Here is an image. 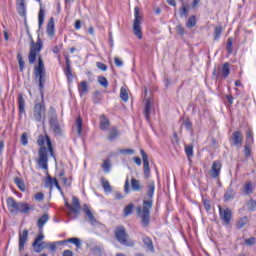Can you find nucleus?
Here are the masks:
<instances>
[{"instance_id":"1","label":"nucleus","mask_w":256,"mask_h":256,"mask_svg":"<svg viewBox=\"0 0 256 256\" xmlns=\"http://www.w3.org/2000/svg\"><path fill=\"white\" fill-rule=\"evenodd\" d=\"M34 77L38 80V89L42 97L41 103L34 105L33 117L38 123H45V100H43V89H45L46 72L43 58L38 56V65L34 67Z\"/></svg>"},{"instance_id":"2","label":"nucleus","mask_w":256,"mask_h":256,"mask_svg":"<svg viewBox=\"0 0 256 256\" xmlns=\"http://www.w3.org/2000/svg\"><path fill=\"white\" fill-rule=\"evenodd\" d=\"M147 200H143L142 207L136 208V213L141 219L142 227H148L151 223V209H153V197H155V182L147 184Z\"/></svg>"},{"instance_id":"3","label":"nucleus","mask_w":256,"mask_h":256,"mask_svg":"<svg viewBox=\"0 0 256 256\" xmlns=\"http://www.w3.org/2000/svg\"><path fill=\"white\" fill-rule=\"evenodd\" d=\"M38 145L40 146L38 150V165L41 167V169H44V171H47L49 169V155L53 159L55 158V152L53 151V143L51 142V138L49 135H39L37 140Z\"/></svg>"},{"instance_id":"4","label":"nucleus","mask_w":256,"mask_h":256,"mask_svg":"<svg viewBox=\"0 0 256 256\" xmlns=\"http://www.w3.org/2000/svg\"><path fill=\"white\" fill-rule=\"evenodd\" d=\"M6 204L10 213H23L24 215L29 214V211H34L35 207L29 205V203L17 202L15 198L8 197Z\"/></svg>"},{"instance_id":"5","label":"nucleus","mask_w":256,"mask_h":256,"mask_svg":"<svg viewBox=\"0 0 256 256\" xmlns=\"http://www.w3.org/2000/svg\"><path fill=\"white\" fill-rule=\"evenodd\" d=\"M115 239L124 247H135V242L129 239V234L124 226H118L114 231Z\"/></svg>"},{"instance_id":"6","label":"nucleus","mask_w":256,"mask_h":256,"mask_svg":"<svg viewBox=\"0 0 256 256\" xmlns=\"http://www.w3.org/2000/svg\"><path fill=\"white\" fill-rule=\"evenodd\" d=\"M41 49H43V41H41V37L38 35L36 43L33 38L31 39L30 51L28 54V61L30 65H33V63L37 61V53H40Z\"/></svg>"},{"instance_id":"7","label":"nucleus","mask_w":256,"mask_h":256,"mask_svg":"<svg viewBox=\"0 0 256 256\" xmlns=\"http://www.w3.org/2000/svg\"><path fill=\"white\" fill-rule=\"evenodd\" d=\"M133 33L138 39H143V31L141 29V10L139 7L134 8Z\"/></svg>"},{"instance_id":"8","label":"nucleus","mask_w":256,"mask_h":256,"mask_svg":"<svg viewBox=\"0 0 256 256\" xmlns=\"http://www.w3.org/2000/svg\"><path fill=\"white\" fill-rule=\"evenodd\" d=\"M219 218L222 221V224L227 227L231 225V219H233V212L229 208H223L221 205H218Z\"/></svg>"},{"instance_id":"9","label":"nucleus","mask_w":256,"mask_h":256,"mask_svg":"<svg viewBox=\"0 0 256 256\" xmlns=\"http://www.w3.org/2000/svg\"><path fill=\"white\" fill-rule=\"evenodd\" d=\"M229 73H231V69L229 68V63H224L221 67H214L212 71V77H215L216 81L219 79V77H223V79H227L229 77Z\"/></svg>"},{"instance_id":"10","label":"nucleus","mask_w":256,"mask_h":256,"mask_svg":"<svg viewBox=\"0 0 256 256\" xmlns=\"http://www.w3.org/2000/svg\"><path fill=\"white\" fill-rule=\"evenodd\" d=\"M65 206L71 213H74V215H79V213H81V202H79V198L76 196L72 197V205L65 201Z\"/></svg>"},{"instance_id":"11","label":"nucleus","mask_w":256,"mask_h":256,"mask_svg":"<svg viewBox=\"0 0 256 256\" xmlns=\"http://www.w3.org/2000/svg\"><path fill=\"white\" fill-rule=\"evenodd\" d=\"M140 155L142 156L143 161L144 178L149 179V177H151V168L149 167V156L143 149L140 150Z\"/></svg>"},{"instance_id":"12","label":"nucleus","mask_w":256,"mask_h":256,"mask_svg":"<svg viewBox=\"0 0 256 256\" xmlns=\"http://www.w3.org/2000/svg\"><path fill=\"white\" fill-rule=\"evenodd\" d=\"M230 141L234 147H241L243 145V133L241 131H234Z\"/></svg>"},{"instance_id":"13","label":"nucleus","mask_w":256,"mask_h":256,"mask_svg":"<svg viewBox=\"0 0 256 256\" xmlns=\"http://www.w3.org/2000/svg\"><path fill=\"white\" fill-rule=\"evenodd\" d=\"M29 239V230L25 229L19 233V251H23L25 249V245Z\"/></svg>"},{"instance_id":"14","label":"nucleus","mask_w":256,"mask_h":256,"mask_svg":"<svg viewBox=\"0 0 256 256\" xmlns=\"http://www.w3.org/2000/svg\"><path fill=\"white\" fill-rule=\"evenodd\" d=\"M16 10L20 17H25L27 15V6L25 5V0H16Z\"/></svg>"},{"instance_id":"15","label":"nucleus","mask_w":256,"mask_h":256,"mask_svg":"<svg viewBox=\"0 0 256 256\" xmlns=\"http://www.w3.org/2000/svg\"><path fill=\"white\" fill-rule=\"evenodd\" d=\"M66 61V68L64 69V75L67 78L68 83H71L73 81V72L71 71V60L69 57L65 58Z\"/></svg>"},{"instance_id":"16","label":"nucleus","mask_w":256,"mask_h":256,"mask_svg":"<svg viewBox=\"0 0 256 256\" xmlns=\"http://www.w3.org/2000/svg\"><path fill=\"white\" fill-rule=\"evenodd\" d=\"M211 177L212 179H217L219 175H221V162L220 161H214L211 168Z\"/></svg>"},{"instance_id":"17","label":"nucleus","mask_w":256,"mask_h":256,"mask_svg":"<svg viewBox=\"0 0 256 256\" xmlns=\"http://www.w3.org/2000/svg\"><path fill=\"white\" fill-rule=\"evenodd\" d=\"M191 9V6L189 4L183 2L182 6L179 8V16L181 19L189 17V11Z\"/></svg>"},{"instance_id":"18","label":"nucleus","mask_w":256,"mask_h":256,"mask_svg":"<svg viewBox=\"0 0 256 256\" xmlns=\"http://www.w3.org/2000/svg\"><path fill=\"white\" fill-rule=\"evenodd\" d=\"M84 213L89 219V223L91 225H97V218L93 215V212H91V209H89V206L87 204L84 205Z\"/></svg>"},{"instance_id":"19","label":"nucleus","mask_w":256,"mask_h":256,"mask_svg":"<svg viewBox=\"0 0 256 256\" xmlns=\"http://www.w3.org/2000/svg\"><path fill=\"white\" fill-rule=\"evenodd\" d=\"M46 33L49 37H53V35H55V18H50L46 27Z\"/></svg>"},{"instance_id":"20","label":"nucleus","mask_w":256,"mask_h":256,"mask_svg":"<svg viewBox=\"0 0 256 256\" xmlns=\"http://www.w3.org/2000/svg\"><path fill=\"white\" fill-rule=\"evenodd\" d=\"M142 241L148 251L155 253V247L153 246V240L149 236H143Z\"/></svg>"},{"instance_id":"21","label":"nucleus","mask_w":256,"mask_h":256,"mask_svg":"<svg viewBox=\"0 0 256 256\" xmlns=\"http://www.w3.org/2000/svg\"><path fill=\"white\" fill-rule=\"evenodd\" d=\"M34 253H41L44 249L49 247V243L47 242H37L36 244H32Z\"/></svg>"},{"instance_id":"22","label":"nucleus","mask_w":256,"mask_h":256,"mask_svg":"<svg viewBox=\"0 0 256 256\" xmlns=\"http://www.w3.org/2000/svg\"><path fill=\"white\" fill-rule=\"evenodd\" d=\"M50 217L49 214H43L37 221V227L40 229V231H43V228L45 225H47V222L49 221Z\"/></svg>"},{"instance_id":"23","label":"nucleus","mask_w":256,"mask_h":256,"mask_svg":"<svg viewBox=\"0 0 256 256\" xmlns=\"http://www.w3.org/2000/svg\"><path fill=\"white\" fill-rule=\"evenodd\" d=\"M53 185L57 187V185H59V180H57V178L51 177V175L48 174L45 180V186L53 189Z\"/></svg>"},{"instance_id":"24","label":"nucleus","mask_w":256,"mask_h":256,"mask_svg":"<svg viewBox=\"0 0 256 256\" xmlns=\"http://www.w3.org/2000/svg\"><path fill=\"white\" fill-rule=\"evenodd\" d=\"M18 111L20 115L25 113V98L22 93L18 94Z\"/></svg>"},{"instance_id":"25","label":"nucleus","mask_w":256,"mask_h":256,"mask_svg":"<svg viewBox=\"0 0 256 256\" xmlns=\"http://www.w3.org/2000/svg\"><path fill=\"white\" fill-rule=\"evenodd\" d=\"M78 91L80 97H83V95L89 93V86L87 85V81L80 82V84L78 85Z\"/></svg>"},{"instance_id":"26","label":"nucleus","mask_w":256,"mask_h":256,"mask_svg":"<svg viewBox=\"0 0 256 256\" xmlns=\"http://www.w3.org/2000/svg\"><path fill=\"white\" fill-rule=\"evenodd\" d=\"M43 23H45V9L40 4V10L38 12V27L41 29L43 27Z\"/></svg>"},{"instance_id":"27","label":"nucleus","mask_w":256,"mask_h":256,"mask_svg":"<svg viewBox=\"0 0 256 256\" xmlns=\"http://www.w3.org/2000/svg\"><path fill=\"white\" fill-rule=\"evenodd\" d=\"M144 117L146 121H149L151 119V100H146L145 108H144Z\"/></svg>"},{"instance_id":"28","label":"nucleus","mask_w":256,"mask_h":256,"mask_svg":"<svg viewBox=\"0 0 256 256\" xmlns=\"http://www.w3.org/2000/svg\"><path fill=\"white\" fill-rule=\"evenodd\" d=\"M110 122H109V118H107V116L102 115L100 117V129L101 131H107V128L109 127Z\"/></svg>"},{"instance_id":"29","label":"nucleus","mask_w":256,"mask_h":256,"mask_svg":"<svg viewBox=\"0 0 256 256\" xmlns=\"http://www.w3.org/2000/svg\"><path fill=\"white\" fill-rule=\"evenodd\" d=\"M76 129L78 136L81 137L83 135V118L81 116L76 118Z\"/></svg>"},{"instance_id":"30","label":"nucleus","mask_w":256,"mask_h":256,"mask_svg":"<svg viewBox=\"0 0 256 256\" xmlns=\"http://www.w3.org/2000/svg\"><path fill=\"white\" fill-rule=\"evenodd\" d=\"M117 137H119V130H117V128H115V127L111 128L107 139L111 143H113V141H115V139H117Z\"/></svg>"},{"instance_id":"31","label":"nucleus","mask_w":256,"mask_h":256,"mask_svg":"<svg viewBox=\"0 0 256 256\" xmlns=\"http://www.w3.org/2000/svg\"><path fill=\"white\" fill-rule=\"evenodd\" d=\"M131 189L132 191H135L136 193L141 191V181L132 178L131 179Z\"/></svg>"},{"instance_id":"32","label":"nucleus","mask_w":256,"mask_h":256,"mask_svg":"<svg viewBox=\"0 0 256 256\" xmlns=\"http://www.w3.org/2000/svg\"><path fill=\"white\" fill-rule=\"evenodd\" d=\"M58 121L59 117L57 116V112L52 108L49 112V125L57 123Z\"/></svg>"},{"instance_id":"33","label":"nucleus","mask_w":256,"mask_h":256,"mask_svg":"<svg viewBox=\"0 0 256 256\" xmlns=\"http://www.w3.org/2000/svg\"><path fill=\"white\" fill-rule=\"evenodd\" d=\"M231 199H235V190L229 187L224 194V201H231Z\"/></svg>"},{"instance_id":"34","label":"nucleus","mask_w":256,"mask_h":256,"mask_svg":"<svg viewBox=\"0 0 256 256\" xmlns=\"http://www.w3.org/2000/svg\"><path fill=\"white\" fill-rule=\"evenodd\" d=\"M63 243H72V245H75V247H77V249H81V239H79L77 237L69 238V239L63 241Z\"/></svg>"},{"instance_id":"35","label":"nucleus","mask_w":256,"mask_h":256,"mask_svg":"<svg viewBox=\"0 0 256 256\" xmlns=\"http://www.w3.org/2000/svg\"><path fill=\"white\" fill-rule=\"evenodd\" d=\"M195 25H197V17L195 15H192L188 18V20L186 22V27L188 29H193V27H195Z\"/></svg>"},{"instance_id":"36","label":"nucleus","mask_w":256,"mask_h":256,"mask_svg":"<svg viewBox=\"0 0 256 256\" xmlns=\"http://www.w3.org/2000/svg\"><path fill=\"white\" fill-rule=\"evenodd\" d=\"M14 183L18 187V189H20L22 192L26 191L25 182L20 177H15Z\"/></svg>"},{"instance_id":"37","label":"nucleus","mask_w":256,"mask_h":256,"mask_svg":"<svg viewBox=\"0 0 256 256\" xmlns=\"http://www.w3.org/2000/svg\"><path fill=\"white\" fill-rule=\"evenodd\" d=\"M244 157L245 159H249L251 157V142L246 140V144L244 146Z\"/></svg>"},{"instance_id":"38","label":"nucleus","mask_w":256,"mask_h":256,"mask_svg":"<svg viewBox=\"0 0 256 256\" xmlns=\"http://www.w3.org/2000/svg\"><path fill=\"white\" fill-rule=\"evenodd\" d=\"M50 128L55 133V135H61V124H59V121L50 124Z\"/></svg>"},{"instance_id":"39","label":"nucleus","mask_w":256,"mask_h":256,"mask_svg":"<svg viewBox=\"0 0 256 256\" xmlns=\"http://www.w3.org/2000/svg\"><path fill=\"white\" fill-rule=\"evenodd\" d=\"M243 191L244 194L251 195V193H253V183L251 181L246 182Z\"/></svg>"},{"instance_id":"40","label":"nucleus","mask_w":256,"mask_h":256,"mask_svg":"<svg viewBox=\"0 0 256 256\" xmlns=\"http://www.w3.org/2000/svg\"><path fill=\"white\" fill-rule=\"evenodd\" d=\"M133 209H135V204L130 203L124 208V217H129L133 213Z\"/></svg>"},{"instance_id":"41","label":"nucleus","mask_w":256,"mask_h":256,"mask_svg":"<svg viewBox=\"0 0 256 256\" xmlns=\"http://www.w3.org/2000/svg\"><path fill=\"white\" fill-rule=\"evenodd\" d=\"M45 239V235L43 234V230L38 229V234L34 239L32 244L37 245V243H41Z\"/></svg>"},{"instance_id":"42","label":"nucleus","mask_w":256,"mask_h":256,"mask_svg":"<svg viewBox=\"0 0 256 256\" xmlns=\"http://www.w3.org/2000/svg\"><path fill=\"white\" fill-rule=\"evenodd\" d=\"M247 223H249V219L247 218V216H244L243 218L238 220L236 227L237 229H243V227H245Z\"/></svg>"},{"instance_id":"43","label":"nucleus","mask_w":256,"mask_h":256,"mask_svg":"<svg viewBox=\"0 0 256 256\" xmlns=\"http://www.w3.org/2000/svg\"><path fill=\"white\" fill-rule=\"evenodd\" d=\"M20 143L23 145V147H27L29 145V136L27 132H23L20 138Z\"/></svg>"},{"instance_id":"44","label":"nucleus","mask_w":256,"mask_h":256,"mask_svg":"<svg viewBox=\"0 0 256 256\" xmlns=\"http://www.w3.org/2000/svg\"><path fill=\"white\" fill-rule=\"evenodd\" d=\"M102 169H103L104 173H109L111 171V160L110 159L104 160V162L102 164Z\"/></svg>"},{"instance_id":"45","label":"nucleus","mask_w":256,"mask_h":256,"mask_svg":"<svg viewBox=\"0 0 256 256\" xmlns=\"http://www.w3.org/2000/svg\"><path fill=\"white\" fill-rule=\"evenodd\" d=\"M17 59H18L20 73H23V71H25V60H23V56L21 54L17 55Z\"/></svg>"},{"instance_id":"46","label":"nucleus","mask_w":256,"mask_h":256,"mask_svg":"<svg viewBox=\"0 0 256 256\" xmlns=\"http://www.w3.org/2000/svg\"><path fill=\"white\" fill-rule=\"evenodd\" d=\"M98 83L105 89L109 87V81L105 76H98Z\"/></svg>"},{"instance_id":"47","label":"nucleus","mask_w":256,"mask_h":256,"mask_svg":"<svg viewBox=\"0 0 256 256\" xmlns=\"http://www.w3.org/2000/svg\"><path fill=\"white\" fill-rule=\"evenodd\" d=\"M247 209L250 211V213H254L256 210V201L255 199H250L247 203Z\"/></svg>"},{"instance_id":"48","label":"nucleus","mask_w":256,"mask_h":256,"mask_svg":"<svg viewBox=\"0 0 256 256\" xmlns=\"http://www.w3.org/2000/svg\"><path fill=\"white\" fill-rule=\"evenodd\" d=\"M221 33H223V27L216 26L215 29H214V39H215V41L220 39Z\"/></svg>"},{"instance_id":"49","label":"nucleus","mask_w":256,"mask_h":256,"mask_svg":"<svg viewBox=\"0 0 256 256\" xmlns=\"http://www.w3.org/2000/svg\"><path fill=\"white\" fill-rule=\"evenodd\" d=\"M120 98L124 103H127L129 101V94L127 93V90L125 88H121L120 90Z\"/></svg>"},{"instance_id":"50","label":"nucleus","mask_w":256,"mask_h":256,"mask_svg":"<svg viewBox=\"0 0 256 256\" xmlns=\"http://www.w3.org/2000/svg\"><path fill=\"white\" fill-rule=\"evenodd\" d=\"M185 153L188 157V159H191L194 155V152H193V145H187L185 146Z\"/></svg>"},{"instance_id":"51","label":"nucleus","mask_w":256,"mask_h":256,"mask_svg":"<svg viewBox=\"0 0 256 256\" xmlns=\"http://www.w3.org/2000/svg\"><path fill=\"white\" fill-rule=\"evenodd\" d=\"M226 50L229 55L233 53V39L231 37L227 40Z\"/></svg>"},{"instance_id":"52","label":"nucleus","mask_w":256,"mask_h":256,"mask_svg":"<svg viewBox=\"0 0 256 256\" xmlns=\"http://www.w3.org/2000/svg\"><path fill=\"white\" fill-rule=\"evenodd\" d=\"M93 103H95L96 105L101 103V92L100 91L94 92Z\"/></svg>"},{"instance_id":"53","label":"nucleus","mask_w":256,"mask_h":256,"mask_svg":"<svg viewBox=\"0 0 256 256\" xmlns=\"http://www.w3.org/2000/svg\"><path fill=\"white\" fill-rule=\"evenodd\" d=\"M245 245L247 247H253V245H256V238L255 237H250L244 241Z\"/></svg>"},{"instance_id":"54","label":"nucleus","mask_w":256,"mask_h":256,"mask_svg":"<svg viewBox=\"0 0 256 256\" xmlns=\"http://www.w3.org/2000/svg\"><path fill=\"white\" fill-rule=\"evenodd\" d=\"M184 127L187 131H193V123L189 118L184 121Z\"/></svg>"},{"instance_id":"55","label":"nucleus","mask_w":256,"mask_h":256,"mask_svg":"<svg viewBox=\"0 0 256 256\" xmlns=\"http://www.w3.org/2000/svg\"><path fill=\"white\" fill-rule=\"evenodd\" d=\"M119 153L121 155H133L135 153V150L128 148V149H120Z\"/></svg>"},{"instance_id":"56","label":"nucleus","mask_w":256,"mask_h":256,"mask_svg":"<svg viewBox=\"0 0 256 256\" xmlns=\"http://www.w3.org/2000/svg\"><path fill=\"white\" fill-rule=\"evenodd\" d=\"M24 26L29 39H33V36L31 35V31L29 30V24L27 23V15L24 16Z\"/></svg>"},{"instance_id":"57","label":"nucleus","mask_w":256,"mask_h":256,"mask_svg":"<svg viewBox=\"0 0 256 256\" xmlns=\"http://www.w3.org/2000/svg\"><path fill=\"white\" fill-rule=\"evenodd\" d=\"M102 187L104 191L111 192V184H109V181H105L103 178H102Z\"/></svg>"},{"instance_id":"58","label":"nucleus","mask_w":256,"mask_h":256,"mask_svg":"<svg viewBox=\"0 0 256 256\" xmlns=\"http://www.w3.org/2000/svg\"><path fill=\"white\" fill-rule=\"evenodd\" d=\"M124 193L126 195H129L131 193V186L129 185V179H126L125 184H124Z\"/></svg>"},{"instance_id":"59","label":"nucleus","mask_w":256,"mask_h":256,"mask_svg":"<svg viewBox=\"0 0 256 256\" xmlns=\"http://www.w3.org/2000/svg\"><path fill=\"white\" fill-rule=\"evenodd\" d=\"M56 243L58 244H63V242L59 241V242H53V243H48V248L49 251H56L57 250V245H55Z\"/></svg>"},{"instance_id":"60","label":"nucleus","mask_w":256,"mask_h":256,"mask_svg":"<svg viewBox=\"0 0 256 256\" xmlns=\"http://www.w3.org/2000/svg\"><path fill=\"white\" fill-rule=\"evenodd\" d=\"M97 69H100V71H107L108 67L106 64L102 62H96Z\"/></svg>"},{"instance_id":"61","label":"nucleus","mask_w":256,"mask_h":256,"mask_svg":"<svg viewBox=\"0 0 256 256\" xmlns=\"http://www.w3.org/2000/svg\"><path fill=\"white\" fill-rule=\"evenodd\" d=\"M176 32L178 35H180L181 37H183V35H185V29L183 28V26L178 25L176 27Z\"/></svg>"},{"instance_id":"62","label":"nucleus","mask_w":256,"mask_h":256,"mask_svg":"<svg viewBox=\"0 0 256 256\" xmlns=\"http://www.w3.org/2000/svg\"><path fill=\"white\" fill-rule=\"evenodd\" d=\"M34 199L36 201H43V199H45V194H43L42 192H39L35 194Z\"/></svg>"},{"instance_id":"63","label":"nucleus","mask_w":256,"mask_h":256,"mask_svg":"<svg viewBox=\"0 0 256 256\" xmlns=\"http://www.w3.org/2000/svg\"><path fill=\"white\" fill-rule=\"evenodd\" d=\"M203 206L206 211H211V202L209 200H203Z\"/></svg>"},{"instance_id":"64","label":"nucleus","mask_w":256,"mask_h":256,"mask_svg":"<svg viewBox=\"0 0 256 256\" xmlns=\"http://www.w3.org/2000/svg\"><path fill=\"white\" fill-rule=\"evenodd\" d=\"M246 141H249L250 145H253V132L251 130H249L247 132V139H246Z\"/></svg>"}]
</instances>
